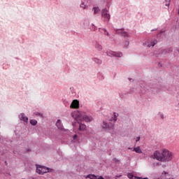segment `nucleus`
Listing matches in <instances>:
<instances>
[{
    "mask_svg": "<svg viewBox=\"0 0 179 179\" xmlns=\"http://www.w3.org/2000/svg\"><path fill=\"white\" fill-rule=\"evenodd\" d=\"M153 159H156L158 162H162L163 163H167L173 160L174 154L167 149H163L162 152L157 150L153 154Z\"/></svg>",
    "mask_w": 179,
    "mask_h": 179,
    "instance_id": "obj_1",
    "label": "nucleus"
},
{
    "mask_svg": "<svg viewBox=\"0 0 179 179\" xmlns=\"http://www.w3.org/2000/svg\"><path fill=\"white\" fill-rule=\"evenodd\" d=\"M71 116L76 121H85L86 122H90L92 121V117L87 116L85 112L75 110L71 113Z\"/></svg>",
    "mask_w": 179,
    "mask_h": 179,
    "instance_id": "obj_2",
    "label": "nucleus"
},
{
    "mask_svg": "<svg viewBox=\"0 0 179 179\" xmlns=\"http://www.w3.org/2000/svg\"><path fill=\"white\" fill-rule=\"evenodd\" d=\"M51 170L52 169H50V168L45 166L36 165V173L41 176H43L47 173H50Z\"/></svg>",
    "mask_w": 179,
    "mask_h": 179,
    "instance_id": "obj_3",
    "label": "nucleus"
},
{
    "mask_svg": "<svg viewBox=\"0 0 179 179\" xmlns=\"http://www.w3.org/2000/svg\"><path fill=\"white\" fill-rule=\"evenodd\" d=\"M101 128L103 131H110L111 129H114V124L111 122H106L103 121L101 124Z\"/></svg>",
    "mask_w": 179,
    "mask_h": 179,
    "instance_id": "obj_4",
    "label": "nucleus"
},
{
    "mask_svg": "<svg viewBox=\"0 0 179 179\" xmlns=\"http://www.w3.org/2000/svg\"><path fill=\"white\" fill-rule=\"evenodd\" d=\"M106 54L108 57H117V58H121L122 57V52H114L113 50H107Z\"/></svg>",
    "mask_w": 179,
    "mask_h": 179,
    "instance_id": "obj_5",
    "label": "nucleus"
},
{
    "mask_svg": "<svg viewBox=\"0 0 179 179\" xmlns=\"http://www.w3.org/2000/svg\"><path fill=\"white\" fill-rule=\"evenodd\" d=\"M101 16L104 18V20L108 22L110 20V14H108V11L106 8H104L101 10Z\"/></svg>",
    "mask_w": 179,
    "mask_h": 179,
    "instance_id": "obj_6",
    "label": "nucleus"
},
{
    "mask_svg": "<svg viewBox=\"0 0 179 179\" xmlns=\"http://www.w3.org/2000/svg\"><path fill=\"white\" fill-rule=\"evenodd\" d=\"M157 44V40L154 39L151 41H146L145 43H143V45H146V47H148L150 48V47H155V45Z\"/></svg>",
    "mask_w": 179,
    "mask_h": 179,
    "instance_id": "obj_7",
    "label": "nucleus"
},
{
    "mask_svg": "<svg viewBox=\"0 0 179 179\" xmlns=\"http://www.w3.org/2000/svg\"><path fill=\"white\" fill-rule=\"evenodd\" d=\"M18 117L20 121H23L24 122H28L29 121V117L24 113H20Z\"/></svg>",
    "mask_w": 179,
    "mask_h": 179,
    "instance_id": "obj_8",
    "label": "nucleus"
},
{
    "mask_svg": "<svg viewBox=\"0 0 179 179\" xmlns=\"http://www.w3.org/2000/svg\"><path fill=\"white\" fill-rule=\"evenodd\" d=\"M71 108H79V101L74 99L71 106H70Z\"/></svg>",
    "mask_w": 179,
    "mask_h": 179,
    "instance_id": "obj_9",
    "label": "nucleus"
},
{
    "mask_svg": "<svg viewBox=\"0 0 179 179\" xmlns=\"http://www.w3.org/2000/svg\"><path fill=\"white\" fill-rule=\"evenodd\" d=\"M56 126L57 127L58 129H60V131H64V126H62V124H61V120H57L56 122Z\"/></svg>",
    "mask_w": 179,
    "mask_h": 179,
    "instance_id": "obj_10",
    "label": "nucleus"
},
{
    "mask_svg": "<svg viewBox=\"0 0 179 179\" xmlns=\"http://www.w3.org/2000/svg\"><path fill=\"white\" fill-rule=\"evenodd\" d=\"M162 176L165 179H176V178H169L170 176V174H169V172L163 171Z\"/></svg>",
    "mask_w": 179,
    "mask_h": 179,
    "instance_id": "obj_11",
    "label": "nucleus"
},
{
    "mask_svg": "<svg viewBox=\"0 0 179 179\" xmlns=\"http://www.w3.org/2000/svg\"><path fill=\"white\" fill-rule=\"evenodd\" d=\"M95 48L98 51H102L103 50V45H101V44H100L99 43L96 42L95 43Z\"/></svg>",
    "mask_w": 179,
    "mask_h": 179,
    "instance_id": "obj_12",
    "label": "nucleus"
},
{
    "mask_svg": "<svg viewBox=\"0 0 179 179\" xmlns=\"http://www.w3.org/2000/svg\"><path fill=\"white\" fill-rule=\"evenodd\" d=\"M133 152H136V153H142V150H141L140 146H137L133 149Z\"/></svg>",
    "mask_w": 179,
    "mask_h": 179,
    "instance_id": "obj_13",
    "label": "nucleus"
},
{
    "mask_svg": "<svg viewBox=\"0 0 179 179\" xmlns=\"http://www.w3.org/2000/svg\"><path fill=\"white\" fill-rule=\"evenodd\" d=\"M118 33H120V34L122 36V37H129V36L128 35V34L124 31H122V29L119 30Z\"/></svg>",
    "mask_w": 179,
    "mask_h": 179,
    "instance_id": "obj_14",
    "label": "nucleus"
},
{
    "mask_svg": "<svg viewBox=\"0 0 179 179\" xmlns=\"http://www.w3.org/2000/svg\"><path fill=\"white\" fill-rule=\"evenodd\" d=\"M79 125V131H85L86 129V125L81 124L78 122Z\"/></svg>",
    "mask_w": 179,
    "mask_h": 179,
    "instance_id": "obj_15",
    "label": "nucleus"
},
{
    "mask_svg": "<svg viewBox=\"0 0 179 179\" xmlns=\"http://www.w3.org/2000/svg\"><path fill=\"white\" fill-rule=\"evenodd\" d=\"M92 10H94V15H97V13H100V8L99 7H94L92 8Z\"/></svg>",
    "mask_w": 179,
    "mask_h": 179,
    "instance_id": "obj_16",
    "label": "nucleus"
},
{
    "mask_svg": "<svg viewBox=\"0 0 179 179\" xmlns=\"http://www.w3.org/2000/svg\"><path fill=\"white\" fill-rule=\"evenodd\" d=\"M92 60L94 61V62H96V64H98V65H101V60H100V59H97V58H93Z\"/></svg>",
    "mask_w": 179,
    "mask_h": 179,
    "instance_id": "obj_17",
    "label": "nucleus"
},
{
    "mask_svg": "<svg viewBox=\"0 0 179 179\" xmlns=\"http://www.w3.org/2000/svg\"><path fill=\"white\" fill-rule=\"evenodd\" d=\"M97 176L93 174H90L87 176V178L90 179H97Z\"/></svg>",
    "mask_w": 179,
    "mask_h": 179,
    "instance_id": "obj_18",
    "label": "nucleus"
},
{
    "mask_svg": "<svg viewBox=\"0 0 179 179\" xmlns=\"http://www.w3.org/2000/svg\"><path fill=\"white\" fill-rule=\"evenodd\" d=\"M30 124L31 125H37V120H30Z\"/></svg>",
    "mask_w": 179,
    "mask_h": 179,
    "instance_id": "obj_19",
    "label": "nucleus"
},
{
    "mask_svg": "<svg viewBox=\"0 0 179 179\" xmlns=\"http://www.w3.org/2000/svg\"><path fill=\"white\" fill-rule=\"evenodd\" d=\"M127 177H128V178H129V179H134V178H135V176H134V174H132V173H127Z\"/></svg>",
    "mask_w": 179,
    "mask_h": 179,
    "instance_id": "obj_20",
    "label": "nucleus"
},
{
    "mask_svg": "<svg viewBox=\"0 0 179 179\" xmlns=\"http://www.w3.org/2000/svg\"><path fill=\"white\" fill-rule=\"evenodd\" d=\"M103 30L104 34H105L106 36H110V34L108 33V31H107V29H103Z\"/></svg>",
    "mask_w": 179,
    "mask_h": 179,
    "instance_id": "obj_21",
    "label": "nucleus"
},
{
    "mask_svg": "<svg viewBox=\"0 0 179 179\" xmlns=\"http://www.w3.org/2000/svg\"><path fill=\"white\" fill-rule=\"evenodd\" d=\"M128 45H129V41H126L124 42V48H127V47H128Z\"/></svg>",
    "mask_w": 179,
    "mask_h": 179,
    "instance_id": "obj_22",
    "label": "nucleus"
},
{
    "mask_svg": "<svg viewBox=\"0 0 179 179\" xmlns=\"http://www.w3.org/2000/svg\"><path fill=\"white\" fill-rule=\"evenodd\" d=\"M80 8H83V9H86V5H85V3H82L80 4Z\"/></svg>",
    "mask_w": 179,
    "mask_h": 179,
    "instance_id": "obj_23",
    "label": "nucleus"
},
{
    "mask_svg": "<svg viewBox=\"0 0 179 179\" xmlns=\"http://www.w3.org/2000/svg\"><path fill=\"white\" fill-rule=\"evenodd\" d=\"M158 115L160 117V118H162V120H163V118H164V115H163V113H159V114H158Z\"/></svg>",
    "mask_w": 179,
    "mask_h": 179,
    "instance_id": "obj_24",
    "label": "nucleus"
},
{
    "mask_svg": "<svg viewBox=\"0 0 179 179\" xmlns=\"http://www.w3.org/2000/svg\"><path fill=\"white\" fill-rule=\"evenodd\" d=\"M165 1L166 2V3L165 4L166 6H169V5H170V0H165Z\"/></svg>",
    "mask_w": 179,
    "mask_h": 179,
    "instance_id": "obj_25",
    "label": "nucleus"
},
{
    "mask_svg": "<svg viewBox=\"0 0 179 179\" xmlns=\"http://www.w3.org/2000/svg\"><path fill=\"white\" fill-rule=\"evenodd\" d=\"M113 162H115V163H120V160L117 158H114Z\"/></svg>",
    "mask_w": 179,
    "mask_h": 179,
    "instance_id": "obj_26",
    "label": "nucleus"
},
{
    "mask_svg": "<svg viewBox=\"0 0 179 179\" xmlns=\"http://www.w3.org/2000/svg\"><path fill=\"white\" fill-rule=\"evenodd\" d=\"M113 120L114 122L117 121V115H115V113H114V117Z\"/></svg>",
    "mask_w": 179,
    "mask_h": 179,
    "instance_id": "obj_27",
    "label": "nucleus"
},
{
    "mask_svg": "<svg viewBox=\"0 0 179 179\" xmlns=\"http://www.w3.org/2000/svg\"><path fill=\"white\" fill-rule=\"evenodd\" d=\"M141 141V136L136 137V142H139Z\"/></svg>",
    "mask_w": 179,
    "mask_h": 179,
    "instance_id": "obj_28",
    "label": "nucleus"
},
{
    "mask_svg": "<svg viewBox=\"0 0 179 179\" xmlns=\"http://www.w3.org/2000/svg\"><path fill=\"white\" fill-rule=\"evenodd\" d=\"M76 138H78V135L75 134V135L73 136V139L75 141V139H76Z\"/></svg>",
    "mask_w": 179,
    "mask_h": 179,
    "instance_id": "obj_29",
    "label": "nucleus"
},
{
    "mask_svg": "<svg viewBox=\"0 0 179 179\" xmlns=\"http://www.w3.org/2000/svg\"><path fill=\"white\" fill-rule=\"evenodd\" d=\"M97 176V179H104V178H103V176Z\"/></svg>",
    "mask_w": 179,
    "mask_h": 179,
    "instance_id": "obj_30",
    "label": "nucleus"
},
{
    "mask_svg": "<svg viewBox=\"0 0 179 179\" xmlns=\"http://www.w3.org/2000/svg\"><path fill=\"white\" fill-rule=\"evenodd\" d=\"M26 152H31V150L27 149V150H26Z\"/></svg>",
    "mask_w": 179,
    "mask_h": 179,
    "instance_id": "obj_31",
    "label": "nucleus"
},
{
    "mask_svg": "<svg viewBox=\"0 0 179 179\" xmlns=\"http://www.w3.org/2000/svg\"><path fill=\"white\" fill-rule=\"evenodd\" d=\"M156 30H157V29H152L151 31H156Z\"/></svg>",
    "mask_w": 179,
    "mask_h": 179,
    "instance_id": "obj_32",
    "label": "nucleus"
},
{
    "mask_svg": "<svg viewBox=\"0 0 179 179\" xmlns=\"http://www.w3.org/2000/svg\"><path fill=\"white\" fill-rule=\"evenodd\" d=\"M162 52H167V50H163Z\"/></svg>",
    "mask_w": 179,
    "mask_h": 179,
    "instance_id": "obj_33",
    "label": "nucleus"
},
{
    "mask_svg": "<svg viewBox=\"0 0 179 179\" xmlns=\"http://www.w3.org/2000/svg\"><path fill=\"white\" fill-rule=\"evenodd\" d=\"M169 51H173V48H170V49H169Z\"/></svg>",
    "mask_w": 179,
    "mask_h": 179,
    "instance_id": "obj_34",
    "label": "nucleus"
},
{
    "mask_svg": "<svg viewBox=\"0 0 179 179\" xmlns=\"http://www.w3.org/2000/svg\"><path fill=\"white\" fill-rule=\"evenodd\" d=\"M155 89H157V85H155Z\"/></svg>",
    "mask_w": 179,
    "mask_h": 179,
    "instance_id": "obj_35",
    "label": "nucleus"
},
{
    "mask_svg": "<svg viewBox=\"0 0 179 179\" xmlns=\"http://www.w3.org/2000/svg\"><path fill=\"white\" fill-rule=\"evenodd\" d=\"M94 30H96V28H94Z\"/></svg>",
    "mask_w": 179,
    "mask_h": 179,
    "instance_id": "obj_36",
    "label": "nucleus"
},
{
    "mask_svg": "<svg viewBox=\"0 0 179 179\" xmlns=\"http://www.w3.org/2000/svg\"><path fill=\"white\" fill-rule=\"evenodd\" d=\"M129 149H131V148H129Z\"/></svg>",
    "mask_w": 179,
    "mask_h": 179,
    "instance_id": "obj_37",
    "label": "nucleus"
}]
</instances>
